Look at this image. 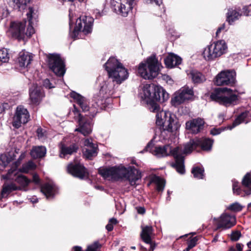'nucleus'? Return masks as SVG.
<instances>
[{"mask_svg":"<svg viewBox=\"0 0 251 251\" xmlns=\"http://www.w3.org/2000/svg\"><path fill=\"white\" fill-rule=\"evenodd\" d=\"M212 143V141L208 138H196L190 140L188 143L186 144L183 151L179 147L172 149L169 145L163 146H154L151 142L148 144L145 150L158 157L172 155L176 161L175 163L172 165V167L175 168L179 173L183 174L185 169L183 154H189L193 150H197L198 148L203 151H210L211 149Z\"/></svg>","mask_w":251,"mask_h":251,"instance_id":"1","label":"nucleus"},{"mask_svg":"<svg viewBox=\"0 0 251 251\" xmlns=\"http://www.w3.org/2000/svg\"><path fill=\"white\" fill-rule=\"evenodd\" d=\"M109 80L101 87L100 93L105 98L113 96L115 91L116 84L119 85L128 77L127 69L115 57H110L104 64Z\"/></svg>","mask_w":251,"mask_h":251,"instance_id":"2","label":"nucleus"},{"mask_svg":"<svg viewBox=\"0 0 251 251\" xmlns=\"http://www.w3.org/2000/svg\"><path fill=\"white\" fill-rule=\"evenodd\" d=\"M99 174L105 179L118 180L121 178L128 180L131 186H135L136 181L141 178V173L136 169L130 167H113L100 169Z\"/></svg>","mask_w":251,"mask_h":251,"instance_id":"3","label":"nucleus"},{"mask_svg":"<svg viewBox=\"0 0 251 251\" xmlns=\"http://www.w3.org/2000/svg\"><path fill=\"white\" fill-rule=\"evenodd\" d=\"M156 124L161 130L170 132L177 130L180 124L177 118L169 112L162 111L156 116Z\"/></svg>","mask_w":251,"mask_h":251,"instance_id":"4","label":"nucleus"},{"mask_svg":"<svg viewBox=\"0 0 251 251\" xmlns=\"http://www.w3.org/2000/svg\"><path fill=\"white\" fill-rule=\"evenodd\" d=\"M160 64L155 56H151L147 60V63H141L138 68V73L145 79H151L157 76Z\"/></svg>","mask_w":251,"mask_h":251,"instance_id":"5","label":"nucleus"},{"mask_svg":"<svg viewBox=\"0 0 251 251\" xmlns=\"http://www.w3.org/2000/svg\"><path fill=\"white\" fill-rule=\"evenodd\" d=\"M210 98L226 106L235 104L237 100V96L233 93L232 90L226 88L215 89L211 93Z\"/></svg>","mask_w":251,"mask_h":251,"instance_id":"6","label":"nucleus"},{"mask_svg":"<svg viewBox=\"0 0 251 251\" xmlns=\"http://www.w3.org/2000/svg\"><path fill=\"white\" fill-rule=\"evenodd\" d=\"M227 50V47L225 41L219 40L214 42L205 48L202 54L205 60L211 61L225 54Z\"/></svg>","mask_w":251,"mask_h":251,"instance_id":"7","label":"nucleus"},{"mask_svg":"<svg viewBox=\"0 0 251 251\" xmlns=\"http://www.w3.org/2000/svg\"><path fill=\"white\" fill-rule=\"evenodd\" d=\"M93 19L90 17L82 16L76 20V25L72 36L74 38H79V34L86 35L91 32L93 24Z\"/></svg>","mask_w":251,"mask_h":251,"instance_id":"8","label":"nucleus"},{"mask_svg":"<svg viewBox=\"0 0 251 251\" xmlns=\"http://www.w3.org/2000/svg\"><path fill=\"white\" fill-rule=\"evenodd\" d=\"M143 92L146 98L154 101L164 102L169 99V94L162 87L158 86H147Z\"/></svg>","mask_w":251,"mask_h":251,"instance_id":"9","label":"nucleus"},{"mask_svg":"<svg viewBox=\"0 0 251 251\" xmlns=\"http://www.w3.org/2000/svg\"><path fill=\"white\" fill-rule=\"evenodd\" d=\"M50 68L58 76H63L65 73V65L60 56L56 54H50L48 56Z\"/></svg>","mask_w":251,"mask_h":251,"instance_id":"10","label":"nucleus"},{"mask_svg":"<svg viewBox=\"0 0 251 251\" xmlns=\"http://www.w3.org/2000/svg\"><path fill=\"white\" fill-rule=\"evenodd\" d=\"M74 112L75 114H77L78 127L75 129V131L79 132L84 136L90 134L92 131V126L91 120L83 117L79 113L78 109L74 105Z\"/></svg>","mask_w":251,"mask_h":251,"instance_id":"11","label":"nucleus"},{"mask_svg":"<svg viewBox=\"0 0 251 251\" xmlns=\"http://www.w3.org/2000/svg\"><path fill=\"white\" fill-rule=\"evenodd\" d=\"M134 0H111V6L114 10L123 16H127L129 11L132 8Z\"/></svg>","mask_w":251,"mask_h":251,"instance_id":"12","label":"nucleus"},{"mask_svg":"<svg viewBox=\"0 0 251 251\" xmlns=\"http://www.w3.org/2000/svg\"><path fill=\"white\" fill-rule=\"evenodd\" d=\"M236 73L234 70L222 71L216 77L215 84L217 85H230L235 84Z\"/></svg>","mask_w":251,"mask_h":251,"instance_id":"13","label":"nucleus"},{"mask_svg":"<svg viewBox=\"0 0 251 251\" xmlns=\"http://www.w3.org/2000/svg\"><path fill=\"white\" fill-rule=\"evenodd\" d=\"M29 117V113L26 109L22 106H18L13 119V126L17 128L20 127L22 124H25L27 123Z\"/></svg>","mask_w":251,"mask_h":251,"instance_id":"14","label":"nucleus"},{"mask_svg":"<svg viewBox=\"0 0 251 251\" xmlns=\"http://www.w3.org/2000/svg\"><path fill=\"white\" fill-rule=\"evenodd\" d=\"M194 93L192 89L188 87H184L180 89L172 100V104L175 106L184 102L186 100H188L193 96Z\"/></svg>","mask_w":251,"mask_h":251,"instance_id":"15","label":"nucleus"},{"mask_svg":"<svg viewBox=\"0 0 251 251\" xmlns=\"http://www.w3.org/2000/svg\"><path fill=\"white\" fill-rule=\"evenodd\" d=\"M2 177L6 179H11L16 181L21 187H25L30 183V180L25 176L19 173L15 169H10L7 174Z\"/></svg>","mask_w":251,"mask_h":251,"instance_id":"16","label":"nucleus"},{"mask_svg":"<svg viewBox=\"0 0 251 251\" xmlns=\"http://www.w3.org/2000/svg\"><path fill=\"white\" fill-rule=\"evenodd\" d=\"M70 96L71 97L75 100L77 104L81 107L83 111H90L91 113L89 116L90 118L94 117L96 115L97 113V110L89 107V102L87 99L75 92L71 93Z\"/></svg>","mask_w":251,"mask_h":251,"instance_id":"17","label":"nucleus"},{"mask_svg":"<svg viewBox=\"0 0 251 251\" xmlns=\"http://www.w3.org/2000/svg\"><path fill=\"white\" fill-rule=\"evenodd\" d=\"M26 21L13 22L11 23L9 28V33L14 38L22 39L25 34V26Z\"/></svg>","mask_w":251,"mask_h":251,"instance_id":"18","label":"nucleus"},{"mask_svg":"<svg viewBox=\"0 0 251 251\" xmlns=\"http://www.w3.org/2000/svg\"><path fill=\"white\" fill-rule=\"evenodd\" d=\"M214 220L217 222V229L220 228L223 229L229 228L236 224L235 217L226 213L222 214L219 219L215 218Z\"/></svg>","mask_w":251,"mask_h":251,"instance_id":"19","label":"nucleus"},{"mask_svg":"<svg viewBox=\"0 0 251 251\" xmlns=\"http://www.w3.org/2000/svg\"><path fill=\"white\" fill-rule=\"evenodd\" d=\"M67 170L69 173L80 179L87 176L86 169L80 163H71L68 165Z\"/></svg>","mask_w":251,"mask_h":251,"instance_id":"20","label":"nucleus"},{"mask_svg":"<svg viewBox=\"0 0 251 251\" xmlns=\"http://www.w3.org/2000/svg\"><path fill=\"white\" fill-rule=\"evenodd\" d=\"M83 154L89 159H91L97 154L98 146L92 142V139H86L84 141Z\"/></svg>","mask_w":251,"mask_h":251,"instance_id":"21","label":"nucleus"},{"mask_svg":"<svg viewBox=\"0 0 251 251\" xmlns=\"http://www.w3.org/2000/svg\"><path fill=\"white\" fill-rule=\"evenodd\" d=\"M29 96L31 102L33 104H38L44 97V94L41 91V87L36 84L33 85L30 88Z\"/></svg>","mask_w":251,"mask_h":251,"instance_id":"22","label":"nucleus"},{"mask_svg":"<svg viewBox=\"0 0 251 251\" xmlns=\"http://www.w3.org/2000/svg\"><path fill=\"white\" fill-rule=\"evenodd\" d=\"M204 121L203 119L197 118L188 121L186 123V128L190 130L193 133H198L202 129Z\"/></svg>","mask_w":251,"mask_h":251,"instance_id":"23","label":"nucleus"},{"mask_svg":"<svg viewBox=\"0 0 251 251\" xmlns=\"http://www.w3.org/2000/svg\"><path fill=\"white\" fill-rule=\"evenodd\" d=\"M32 55L28 52H21L18 58L19 66L27 67L32 60Z\"/></svg>","mask_w":251,"mask_h":251,"instance_id":"24","label":"nucleus"},{"mask_svg":"<svg viewBox=\"0 0 251 251\" xmlns=\"http://www.w3.org/2000/svg\"><path fill=\"white\" fill-rule=\"evenodd\" d=\"M166 65L168 68H173L181 63V58L173 53L169 54L164 60Z\"/></svg>","mask_w":251,"mask_h":251,"instance_id":"25","label":"nucleus"},{"mask_svg":"<svg viewBox=\"0 0 251 251\" xmlns=\"http://www.w3.org/2000/svg\"><path fill=\"white\" fill-rule=\"evenodd\" d=\"M141 237L143 241L146 243H151V237L153 234V228L151 226H142Z\"/></svg>","mask_w":251,"mask_h":251,"instance_id":"26","label":"nucleus"},{"mask_svg":"<svg viewBox=\"0 0 251 251\" xmlns=\"http://www.w3.org/2000/svg\"><path fill=\"white\" fill-rule=\"evenodd\" d=\"M21 189V186H17L13 183L10 184L4 183L3 185L2 189L0 194V200L4 198L5 195L7 196L11 192Z\"/></svg>","mask_w":251,"mask_h":251,"instance_id":"27","label":"nucleus"},{"mask_svg":"<svg viewBox=\"0 0 251 251\" xmlns=\"http://www.w3.org/2000/svg\"><path fill=\"white\" fill-rule=\"evenodd\" d=\"M46 151V148L44 146L34 147L30 151V155L34 158H42L45 156Z\"/></svg>","mask_w":251,"mask_h":251,"instance_id":"28","label":"nucleus"},{"mask_svg":"<svg viewBox=\"0 0 251 251\" xmlns=\"http://www.w3.org/2000/svg\"><path fill=\"white\" fill-rule=\"evenodd\" d=\"M78 146L75 144L71 145L70 146H66L65 145H61L60 148L61 157H64L67 154H72L74 152H76L78 150Z\"/></svg>","mask_w":251,"mask_h":251,"instance_id":"29","label":"nucleus"},{"mask_svg":"<svg viewBox=\"0 0 251 251\" xmlns=\"http://www.w3.org/2000/svg\"><path fill=\"white\" fill-rule=\"evenodd\" d=\"M41 192L49 199L52 197L55 193V186L50 183H46L41 187Z\"/></svg>","mask_w":251,"mask_h":251,"instance_id":"30","label":"nucleus"},{"mask_svg":"<svg viewBox=\"0 0 251 251\" xmlns=\"http://www.w3.org/2000/svg\"><path fill=\"white\" fill-rule=\"evenodd\" d=\"M189 75L193 82L196 84L202 83L206 80L204 75L196 70L191 71Z\"/></svg>","mask_w":251,"mask_h":251,"instance_id":"31","label":"nucleus"},{"mask_svg":"<svg viewBox=\"0 0 251 251\" xmlns=\"http://www.w3.org/2000/svg\"><path fill=\"white\" fill-rule=\"evenodd\" d=\"M242 185L247 188L248 190H245V193L247 195L251 194V175L250 173H247L243 177L242 181Z\"/></svg>","mask_w":251,"mask_h":251,"instance_id":"32","label":"nucleus"},{"mask_svg":"<svg viewBox=\"0 0 251 251\" xmlns=\"http://www.w3.org/2000/svg\"><path fill=\"white\" fill-rule=\"evenodd\" d=\"M151 181L156 185V190L158 192L163 191L165 185V181L164 179L155 176L152 177Z\"/></svg>","mask_w":251,"mask_h":251,"instance_id":"33","label":"nucleus"},{"mask_svg":"<svg viewBox=\"0 0 251 251\" xmlns=\"http://www.w3.org/2000/svg\"><path fill=\"white\" fill-rule=\"evenodd\" d=\"M241 14L239 12L233 9H229L227 13V20L230 24H231L235 20L238 19L241 16Z\"/></svg>","mask_w":251,"mask_h":251,"instance_id":"34","label":"nucleus"},{"mask_svg":"<svg viewBox=\"0 0 251 251\" xmlns=\"http://www.w3.org/2000/svg\"><path fill=\"white\" fill-rule=\"evenodd\" d=\"M15 155H12L9 153L8 155L6 154H3L0 155V166L5 167L12 160L15 159Z\"/></svg>","mask_w":251,"mask_h":251,"instance_id":"35","label":"nucleus"},{"mask_svg":"<svg viewBox=\"0 0 251 251\" xmlns=\"http://www.w3.org/2000/svg\"><path fill=\"white\" fill-rule=\"evenodd\" d=\"M248 115V112L245 111L244 112H242L233 122L232 126H228V128L231 130L236 126L240 124L241 123L244 122L245 119L247 117Z\"/></svg>","mask_w":251,"mask_h":251,"instance_id":"36","label":"nucleus"},{"mask_svg":"<svg viewBox=\"0 0 251 251\" xmlns=\"http://www.w3.org/2000/svg\"><path fill=\"white\" fill-rule=\"evenodd\" d=\"M33 12V9L32 8H29V12L26 14L27 19L29 22V25L28 27L27 28L26 32H25V34H26L27 36H30L32 34L34 33V29L33 26L31 25V19H32V13Z\"/></svg>","mask_w":251,"mask_h":251,"instance_id":"37","label":"nucleus"},{"mask_svg":"<svg viewBox=\"0 0 251 251\" xmlns=\"http://www.w3.org/2000/svg\"><path fill=\"white\" fill-rule=\"evenodd\" d=\"M148 108L151 112L156 113V115L160 113L162 111H164L161 110V108L159 105L154 102V100H151L148 102Z\"/></svg>","mask_w":251,"mask_h":251,"instance_id":"38","label":"nucleus"},{"mask_svg":"<svg viewBox=\"0 0 251 251\" xmlns=\"http://www.w3.org/2000/svg\"><path fill=\"white\" fill-rule=\"evenodd\" d=\"M191 173L195 178L198 179H202L204 176V169L199 167H193Z\"/></svg>","mask_w":251,"mask_h":251,"instance_id":"39","label":"nucleus"},{"mask_svg":"<svg viewBox=\"0 0 251 251\" xmlns=\"http://www.w3.org/2000/svg\"><path fill=\"white\" fill-rule=\"evenodd\" d=\"M36 168V165L31 161L23 165L22 167L20 169V171L23 173H28L29 171L33 170Z\"/></svg>","mask_w":251,"mask_h":251,"instance_id":"40","label":"nucleus"},{"mask_svg":"<svg viewBox=\"0 0 251 251\" xmlns=\"http://www.w3.org/2000/svg\"><path fill=\"white\" fill-rule=\"evenodd\" d=\"M30 0H10L11 4L14 8H20L24 7Z\"/></svg>","mask_w":251,"mask_h":251,"instance_id":"41","label":"nucleus"},{"mask_svg":"<svg viewBox=\"0 0 251 251\" xmlns=\"http://www.w3.org/2000/svg\"><path fill=\"white\" fill-rule=\"evenodd\" d=\"M9 55L6 49H2L0 50V61L2 63H6L9 61Z\"/></svg>","mask_w":251,"mask_h":251,"instance_id":"42","label":"nucleus"},{"mask_svg":"<svg viewBox=\"0 0 251 251\" xmlns=\"http://www.w3.org/2000/svg\"><path fill=\"white\" fill-rule=\"evenodd\" d=\"M243 207L238 202H235L229 206L228 209L231 211L238 212L242 210Z\"/></svg>","mask_w":251,"mask_h":251,"instance_id":"43","label":"nucleus"},{"mask_svg":"<svg viewBox=\"0 0 251 251\" xmlns=\"http://www.w3.org/2000/svg\"><path fill=\"white\" fill-rule=\"evenodd\" d=\"M100 245L98 242H95L94 244L89 246L86 251H99Z\"/></svg>","mask_w":251,"mask_h":251,"instance_id":"44","label":"nucleus"},{"mask_svg":"<svg viewBox=\"0 0 251 251\" xmlns=\"http://www.w3.org/2000/svg\"><path fill=\"white\" fill-rule=\"evenodd\" d=\"M241 236V233L239 231H235L233 232L231 234V239L232 241H236L240 238Z\"/></svg>","mask_w":251,"mask_h":251,"instance_id":"45","label":"nucleus"},{"mask_svg":"<svg viewBox=\"0 0 251 251\" xmlns=\"http://www.w3.org/2000/svg\"><path fill=\"white\" fill-rule=\"evenodd\" d=\"M25 156V152H23L20 155V157L18 158V160L17 162L15 163L14 167H13L11 169H16L18 166L20 165V162L22 160H23Z\"/></svg>","mask_w":251,"mask_h":251,"instance_id":"46","label":"nucleus"},{"mask_svg":"<svg viewBox=\"0 0 251 251\" xmlns=\"http://www.w3.org/2000/svg\"><path fill=\"white\" fill-rule=\"evenodd\" d=\"M232 189L233 193L237 195L240 194V189L238 187V182H234L232 185Z\"/></svg>","mask_w":251,"mask_h":251,"instance_id":"47","label":"nucleus"},{"mask_svg":"<svg viewBox=\"0 0 251 251\" xmlns=\"http://www.w3.org/2000/svg\"><path fill=\"white\" fill-rule=\"evenodd\" d=\"M198 240V239L197 237H195L191 239L188 243V246L189 247V248L192 249L193 247H194L197 244Z\"/></svg>","mask_w":251,"mask_h":251,"instance_id":"48","label":"nucleus"},{"mask_svg":"<svg viewBox=\"0 0 251 251\" xmlns=\"http://www.w3.org/2000/svg\"><path fill=\"white\" fill-rule=\"evenodd\" d=\"M37 133L39 139H43L45 136V132L41 128H38L37 129Z\"/></svg>","mask_w":251,"mask_h":251,"instance_id":"49","label":"nucleus"},{"mask_svg":"<svg viewBox=\"0 0 251 251\" xmlns=\"http://www.w3.org/2000/svg\"><path fill=\"white\" fill-rule=\"evenodd\" d=\"M148 3H154L156 5L160 6L162 3V0H145Z\"/></svg>","mask_w":251,"mask_h":251,"instance_id":"50","label":"nucleus"},{"mask_svg":"<svg viewBox=\"0 0 251 251\" xmlns=\"http://www.w3.org/2000/svg\"><path fill=\"white\" fill-rule=\"evenodd\" d=\"M43 85L46 88H49V89L54 87L53 86H51V83H50L49 79H46L44 80Z\"/></svg>","mask_w":251,"mask_h":251,"instance_id":"51","label":"nucleus"},{"mask_svg":"<svg viewBox=\"0 0 251 251\" xmlns=\"http://www.w3.org/2000/svg\"><path fill=\"white\" fill-rule=\"evenodd\" d=\"M221 132V130L220 129H215L214 128L212 129L210 131L211 134L213 135H216L220 134Z\"/></svg>","mask_w":251,"mask_h":251,"instance_id":"52","label":"nucleus"},{"mask_svg":"<svg viewBox=\"0 0 251 251\" xmlns=\"http://www.w3.org/2000/svg\"><path fill=\"white\" fill-rule=\"evenodd\" d=\"M137 210L139 214H143L145 212V209L143 207H137Z\"/></svg>","mask_w":251,"mask_h":251,"instance_id":"53","label":"nucleus"},{"mask_svg":"<svg viewBox=\"0 0 251 251\" xmlns=\"http://www.w3.org/2000/svg\"><path fill=\"white\" fill-rule=\"evenodd\" d=\"M106 229L108 231H112L113 229V226L112 225V224L111 223H108L106 226Z\"/></svg>","mask_w":251,"mask_h":251,"instance_id":"54","label":"nucleus"},{"mask_svg":"<svg viewBox=\"0 0 251 251\" xmlns=\"http://www.w3.org/2000/svg\"><path fill=\"white\" fill-rule=\"evenodd\" d=\"M109 223L112 224L113 226V225H116L117 223V220L115 218H111L109 220Z\"/></svg>","mask_w":251,"mask_h":251,"instance_id":"55","label":"nucleus"},{"mask_svg":"<svg viewBox=\"0 0 251 251\" xmlns=\"http://www.w3.org/2000/svg\"><path fill=\"white\" fill-rule=\"evenodd\" d=\"M150 245V248L149 250V251H153L154 248H155V245L153 244L152 241L151 240V243H148Z\"/></svg>","mask_w":251,"mask_h":251,"instance_id":"56","label":"nucleus"},{"mask_svg":"<svg viewBox=\"0 0 251 251\" xmlns=\"http://www.w3.org/2000/svg\"><path fill=\"white\" fill-rule=\"evenodd\" d=\"M39 177L38 176L36 175H34L33 176V181H34L35 183H38L39 182Z\"/></svg>","mask_w":251,"mask_h":251,"instance_id":"57","label":"nucleus"},{"mask_svg":"<svg viewBox=\"0 0 251 251\" xmlns=\"http://www.w3.org/2000/svg\"><path fill=\"white\" fill-rule=\"evenodd\" d=\"M236 248L238 251H242V246L239 243L236 244Z\"/></svg>","mask_w":251,"mask_h":251,"instance_id":"58","label":"nucleus"},{"mask_svg":"<svg viewBox=\"0 0 251 251\" xmlns=\"http://www.w3.org/2000/svg\"><path fill=\"white\" fill-rule=\"evenodd\" d=\"M4 110V108L3 105L2 104H0V113H2Z\"/></svg>","mask_w":251,"mask_h":251,"instance_id":"59","label":"nucleus"},{"mask_svg":"<svg viewBox=\"0 0 251 251\" xmlns=\"http://www.w3.org/2000/svg\"><path fill=\"white\" fill-rule=\"evenodd\" d=\"M70 16V23H69V25H70V26H71V25L72 24V23H73V18L71 17L70 15H69Z\"/></svg>","mask_w":251,"mask_h":251,"instance_id":"60","label":"nucleus"},{"mask_svg":"<svg viewBox=\"0 0 251 251\" xmlns=\"http://www.w3.org/2000/svg\"><path fill=\"white\" fill-rule=\"evenodd\" d=\"M221 28H218L217 31H216V35L217 36L218 34L221 32Z\"/></svg>","mask_w":251,"mask_h":251,"instance_id":"61","label":"nucleus"},{"mask_svg":"<svg viewBox=\"0 0 251 251\" xmlns=\"http://www.w3.org/2000/svg\"><path fill=\"white\" fill-rule=\"evenodd\" d=\"M190 249H191V248H189V247L188 246L187 248L184 250L183 251H189Z\"/></svg>","mask_w":251,"mask_h":251,"instance_id":"62","label":"nucleus"},{"mask_svg":"<svg viewBox=\"0 0 251 251\" xmlns=\"http://www.w3.org/2000/svg\"><path fill=\"white\" fill-rule=\"evenodd\" d=\"M247 245L248 246L249 248H251V241H250V242H249L248 244H247Z\"/></svg>","mask_w":251,"mask_h":251,"instance_id":"63","label":"nucleus"},{"mask_svg":"<svg viewBox=\"0 0 251 251\" xmlns=\"http://www.w3.org/2000/svg\"><path fill=\"white\" fill-rule=\"evenodd\" d=\"M225 25H223L222 26H221V27H219V28H221V30H223L225 28Z\"/></svg>","mask_w":251,"mask_h":251,"instance_id":"64","label":"nucleus"}]
</instances>
